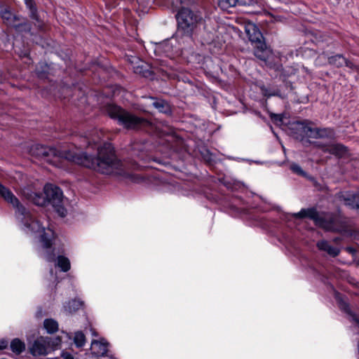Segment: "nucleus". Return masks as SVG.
<instances>
[{"label":"nucleus","mask_w":359,"mask_h":359,"mask_svg":"<svg viewBox=\"0 0 359 359\" xmlns=\"http://www.w3.org/2000/svg\"><path fill=\"white\" fill-rule=\"evenodd\" d=\"M29 154L38 159L46 161L49 163H55V158L65 159L79 165L92 169L102 174H111L114 170L119 169L122 163L115 154L111 143L105 142L97 149V156L86 152L76 153L72 151H60L55 147L39 144L32 145Z\"/></svg>","instance_id":"1"},{"label":"nucleus","mask_w":359,"mask_h":359,"mask_svg":"<svg viewBox=\"0 0 359 359\" xmlns=\"http://www.w3.org/2000/svg\"><path fill=\"white\" fill-rule=\"evenodd\" d=\"M245 32L249 41L253 46L254 55L264 62L270 69L280 73V76L285 79L288 76L285 73L280 59L275 55L273 50L267 46L264 37L255 24H249L245 27Z\"/></svg>","instance_id":"2"},{"label":"nucleus","mask_w":359,"mask_h":359,"mask_svg":"<svg viewBox=\"0 0 359 359\" xmlns=\"http://www.w3.org/2000/svg\"><path fill=\"white\" fill-rule=\"evenodd\" d=\"M297 219L309 218L314 224L325 231L341 233L347 229V222L341 215L332 212H319L316 208H303L294 214Z\"/></svg>","instance_id":"3"},{"label":"nucleus","mask_w":359,"mask_h":359,"mask_svg":"<svg viewBox=\"0 0 359 359\" xmlns=\"http://www.w3.org/2000/svg\"><path fill=\"white\" fill-rule=\"evenodd\" d=\"M103 111L111 118L117 120L118 124L127 130H138L151 126L149 120L137 116L115 104H107Z\"/></svg>","instance_id":"4"},{"label":"nucleus","mask_w":359,"mask_h":359,"mask_svg":"<svg viewBox=\"0 0 359 359\" xmlns=\"http://www.w3.org/2000/svg\"><path fill=\"white\" fill-rule=\"evenodd\" d=\"M177 31L184 38L193 39L198 27L202 24L203 18L199 11L191 10L189 7H183L175 14Z\"/></svg>","instance_id":"5"},{"label":"nucleus","mask_w":359,"mask_h":359,"mask_svg":"<svg viewBox=\"0 0 359 359\" xmlns=\"http://www.w3.org/2000/svg\"><path fill=\"white\" fill-rule=\"evenodd\" d=\"M44 194L46 200L58 215L62 217H65L67 210L63 205V194L60 188L51 184H47L44 187Z\"/></svg>","instance_id":"6"},{"label":"nucleus","mask_w":359,"mask_h":359,"mask_svg":"<svg viewBox=\"0 0 359 359\" xmlns=\"http://www.w3.org/2000/svg\"><path fill=\"white\" fill-rule=\"evenodd\" d=\"M0 196L4 200L13 205L19 212L26 216L27 215L26 208L20 203L18 198L6 187L0 182Z\"/></svg>","instance_id":"7"},{"label":"nucleus","mask_w":359,"mask_h":359,"mask_svg":"<svg viewBox=\"0 0 359 359\" xmlns=\"http://www.w3.org/2000/svg\"><path fill=\"white\" fill-rule=\"evenodd\" d=\"M308 124H313V122L305 119L291 123L289 127L291 135L296 140L300 141L304 140V139L306 137Z\"/></svg>","instance_id":"8"},{"label":"nucleus","mask_w":359,"mask_h":359,"mask_svg":"<svg viewBox=\"0 0 359 359\" xmlns=\"http://www.w3.org/2000/svg\"><path fill=\"white\" fill-rule=\"evenodd\" d=\"M50 341L48 338L40 337L29 346V352L35 357L48 354Z\"/></svg>","instance_id":"9"},{"label":"nucleus","mask_w":359,"mask_h":359,"mask_svg":"<svg viewBox=\"0 0 359 359\" xmlns=\"http://www.w3.org/2000/svg\"><path fill=\"white\" fill-rule=\"evenodd\" d=\"M109 343L104 339L93 340L91 342V353L96 357L106 356L108 352Z\"/></svg>","instance_id":"10"},{"label":"nucleus","mask_w":359,"mask_h":359,"mask_svg":"<svg viewBox=\"0 0 359 359\" xmlns=\"http://www.w3.org/2000/svg\"><path fill=\"white\" fill-rule=\"evenodd\" d=\"M0 15L4 23L12 27L16 22L20 20V16L12 13L8 6H0Z\"/></svg>","instance_id":"11"},{"label":"nucleus","mask_w":359,"mask_h":359,"mask_svg":"<svg viewBox=\"0 0 359 359\" xmlns=\"http://www.w3.org/2000/svg\"><path fill=\"white\" fill-rule=\"evenodd\" d=\"M25 2L27 7L29 10L30 18L36 22V23H37L36 26L39 29H40L41 31H44L46 25H45L44 22L39 18L37 6H36V4L34 0H25Z\"/></svg>","instance_id":"12"},{"label":"nucleus","mask_w":359,"mask_h":359,"mask_svg":"<svg viewBox=\"0 0 359 359\" xmlns=\"http://www.w3.org/2000/svg\"><path fill=\"white\" fill-rule=\"evenodd\" d=\"M348 151V148L341 143H332L329 144L327 153L337 158H342L346 156Z\"/></svg>","instance_id":"13"},{"label":"nucleus","mask_w":359,"mask_h":359,"mask_svg":"<svg viewBox=\"0 0 359 359\" xmlns=\"http://www.w3.org/2000/svg\"><path fill=\"white\" fill-rule=\"evenodd\" d=\"M56 238V235L53 230L50 229H45L43 228L42 234L41 235L40 241L46 249L51 248L53 242Z\"/></svg>","instance_id":"14"},{"label":"nucleus","mask_w":359,"mask_h":359,"mask_svg":"<svg viewBox=\"0 0 359 359\" xmlns=\"http://www.w3.org/2000/svg\"><path fill=\"white\" fill-rule=\"evenodd\" d=\"M154 102L152 105L158 110L159 112L165 114H171L172 108L169 102L163 99L151 97Z\"/></svg>","instance_id":"15"},{"label":"nucleus","mask_w":359,"mask_h":359,"mask_svg":"<svg viewBox=\"0 0 359 359\" xmlns=\"http://www.w3.org/2000/svg\"><path fill=\"white\" fill-rule=\"evenodd\" d=\"M356 196H358V194H351L344 192H340L337 195L338 199L342 201L346 206L351 209L355 208Z\"/></svg>","instance_id":"16"},{"label":"nucleus","mask_w":359,"mask_h":359,"mask_svg":"<svg viewBox=\"0 0 359 359\" xmlns=\"http://www.w3.org/2000/svg\"><path fill=\"white\" fill-rule=\"evenodd\" d=\"M316 245L320 250L326 252L333 257L338 256L340 252L339 248L330 245L328 241L325 240L318 241Z\"/></svg>","instance_id":"17"},{"label":"nucleus","mask_w":359,"mask_h":359,"mask_svg":"<svg viewBox=\"0 0 359 359\" xmlns=\"http://www.w3.org/2000/svg\"><path fill=\"white\" fill-rule=\"evenodd\" d=\"M10 348L15 355H20L26 348L25 344L19 338L13 339L10 343Z\"/></svg>","instance_id":"18"},{"label":"nucleus","mask_w":359,"mask_h":359,"mask_svg":"<svg viewBox=\"0 0 359 359\" xmlns=\"http://www.w3.org/2000/svg\"><path fill=\"white\" fill-rule=\"evenodd\" d=\"M83 306V302L79 299H72L68 302L65 306V311L69 314H73L81 309Z\"/></svg>","instance_id":"19"},{"label":"nucleus","mask_w":359,"mask_h":359,"mask_svg":"<svg viewBox=\"0 0 359 359\" xmlns=\"http://www.w3.org/2000/svg\"><path fill=\"white\" fill-rule=\"evenodd\" d=\"M334 297L341 311L346 313V314L352 313V310L351 309L349 303L344 299L341 293L336 292Z\"/></svg>","instance_id":"20"},{"label":"nucleus","mask_w":359,"mask_h":359,"mask_svg":"<svg viewBox=\"0 0 359 359\" xmlns=\"http://www.w3.org/2000/svg\"><path fill=\"white\" fill-rule=\"evenodd\" d=\"M17 32L29 33L32 30L31 23L25 18H21L20 20L16 22L13 27Z\"/></svg>","instance_id":"21"},{"label":"nucleus","mask_w":359,"mask_h":359,"mask_svg":"<svg viewBox=\"0 0 359 359\" xmlns=\"http://www.w3.org/2000/svg\"><path fill=\"white\" fill-rule=\"evenodd\" d=\"M49 65L46 62L39 63L36 69V74L39 79H46L49 76Z\"/></svg>","instance_id":"22"},{"label":"nucleus","mask_w":359,"mask_h":359,"mask_svg":"<svg viewBox=\"0 0 359 359\" xmlns=\"http://www.w3.org/2000/svg\"><path fill=\"white\" fill-rule=\"evenodd\" d=\"M335 136L334 129L330 128H318V139L333 140Z\"/></svg>","instance_id":"23"},{"label":"nucleus","mask_w":359,"mask_h":359,"mask_svg":"<svg viewBox=\"0 0 359 359\" xmlns=\"http://www.w3.org/2000/svg\"><path fill=\"white\" fill-rule=\"evenodd\" d=\"M56 266L63 272H67L71 268L69 259L63 255L57 256Z\"/></svg>","instance_id":"24"},{"label":"nucleus","mask_w":359,"mask_h":359,"mask_svg":"<svg viewBox=\"0 0 359 359\" xmlns=\"http://www.w3.org/2000/svg\"><path fill=\"white\" fill-rule=\"evenodd\" d=\"M344 56L342 54H337L327 58L329 65L340 68L344 65Z\"/></svg>","instance_id":"25"},{"label":"nucleus","mask_w":359,"mask_h":359,"mask_svg":"<svg viewBox=\"0 0 359 359\" xmlns=\"http://www.w3.org/2000/svg\"><path fill=\"white\" fill-rule=\"evenodd\" d=\"M44 328L50 334H53L58 330V323L52 318L46 319L43 322Z\"/></svg>","instance_id":"26"},{"label":"nucleus","mask_w":359,"mask_h":359,"mask_svg":"<svg viewBox=\"0 0 359 359\" xmlns=\"http://www.w3.org/2000/svg\"><path fill=\"white\" fill-rule=\"evenodd\" d=\"M237 4L240 5L243 4V3L238 0H218L219 7L224 11H227Z\"/></svg>","instance_id":"27"},{"label":"nucleus","mask_w":359,"mask_h":359,"mask_svg":"<svg viewBox=\"0 0 359 359\" xmlns=\"http://www.w3.org/2000/svg\"><path fill=\"white\" fill-rule=\"evenodd\" d=\"M191 0H171L172 7L174 11H178L183 7H188Z\"/></svg>","instance_id":"28"},{"label":"nucleus","mask_w":359,"mask_h":359,"mask_svg":"<svg viewBox=\"0 0 359 359\" xmlns=\"http://www.w3.org/2000/svg\"><path fill=\"white\" fill-rule=\"evenodd\" d=\"M74 344L77 347H83L86 343V336L83 332H76L74 337Z\"/></svg>","instance_id":"29"},{"label":"nucleus","mask_w":359,"mask_h":359,"mask_svg":"<svg viewBox=\"0 0 359 359\" xmlns=\"http://www.w3.org/2000/svg\"><path fill=\"white\" fill-rule=\"evenodd\" d=\"M313 124H308L306 129V137L318 139V128L312 127Z\"/></svg>","instance_id":"30"},{"label":"nucleus","mask_w":359,"mask_h":359,"mask_svg":"<svg viewBox=\"0 0 359 359\" xmlns=\"http://www.w3.org/2000/svg\"><path fill=\"white\" fill-rule=\"evenodd\" d=\"M25 226L27 228L30 229L32 231L35 230V229H37L36 230L38 231L40 228L39 222L32 219H30V223L26 222Z\"/></svg>","instance_id":"31"},{"label":"nucleus","mask_w":359,"mask_h":359,"mask_svg":"<svg viewBox=\"0 0 359 359\" xmlns=\"http://www.w3.org/2000/svg\"><path fill=\"white\" fill-rule=\"evenodd\" d=\"M344 63L345 64V65L347 67H348V68L351 69L352 70H354L356 72L359 73V65H355L353 62H352L351 61H350L349 60H348L345 57H344Z\"/></svg>","instance_id":"32"},{"label":"nucleus","mask_w":359,"mask_h":359,"mask_svg":"<svg viewBox=\"0 0 359 359\" xmlns=\"http://www.w3.org/2000/svg\"><path fill=\"white\" fill-rule=\"evenodd\" d=\"M128 180L134 183H140L144 181V178L137 174H130L128 175Z\"/></svg>","instance_id":"33"},{"label":"nucleus","mask_w":359,"mask_h":359,"mask_svg":"<svg viewBox=\"0 0 359 359\" xmlns=\"http://www.w3.org/2000/svg\"><path fill=\"white\" fill-rule=\"evenodd\" d=\"M313 144L316 148L320 149L323 152L327 153L328 148H329V144H324V143H321L319 142H314L313 143Z\"/></svg>","instance_id":"34"},{"label":"nucleus","mask_w":359,"mask_h":359,"mask_svg":"<svg viewBox=\"0 0 359 359\" xmlns=\"http://www.w3.org/2000/svg\"><path fill=\"white\" fill-rule=\"evenodd\" d=\"M270 118L271 121L276 124L282 123L283 122V116L281 114L271 113Z\"/></svg>","instance_id":"35"},{"label":"nucleus","mask_w":359,"mask_h":359,"mask_svg":"<svg viewBox=\"0 0 359 359\" xmlns=\"http://www.w3.org/2000/svg\"><path fill=\"white\" fill-rule=\"evenodd\" d=\"M290 168L294 172H295L297 174H299L301 175H303V174H304V171L302 170L301 167L297 164H292L290 166Z\"/></svg>","instance_id":"36"},{"label":"nucleus","mask_w":359,"mask_h":359,"mask_svg":"<svg viewBox=\"0 0 359 359\" xmlns=\"http://www.w3.org/2000/svg\"><path fill=\"white\" fill-rule=\"evenodd\" d=\"M8 340L6 339H0V350L6 349L8 347Z\"/></svg>","instance_id":"37"},{"label":"nucleus","mask_w":359,"mask_h":359,"mask_svg":"<svg viewBox=\"0 0 359 359\" xmlns=\"http://www.w3.org/2000/svg\"><path fill=\"white\" fill-rule=\"evenodd\" d=\"M352 318V320L358 325L359 326V318L357 316V315L352 311V313L348 314Z\"/></svg>","instance_id":"38"},{"label":"nucleus","mask_w":359,"mask_h":359,"mask_svg":"<svg viewBox=\"0 0 359 359\" xmlns=\"http://www.w3.org/2000/svg\"><path fill=\"white\" fill-rule=\"evenodd\" d=\"M61 356L63 359H74V356L68 352H62Z\"/></svg>","instance_id":"39"},{"label":"nucleus","mask_w":359,"mask_h":359,"mask_svg":"<svg viewBox=\"0 0 359 359\" xmlns=\"http://www.w3.org/2000/svg\"><path fill=\"white\" fill-rule=\"evenodd\" d=\"M46 259L49 262H52L55 260V254L53 252L47 255Z\"/></svg>","instance_id":"40"},{"label":"nucleus","mask_w":359,"mask_h":359,"mask_svg":"<svg viewBox=\"0 0 359 359\" xmlns=\"http://www.w3.org/2000/svg\"><path fill=\"white\" fill-rule=\"evenodd\" d=\"M339 240V238H337L334 239V241H338Z\"/></svg>","instance_id":"41"}]
</instances>
